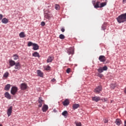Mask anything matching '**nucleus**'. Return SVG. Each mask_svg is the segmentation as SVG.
I'll return each instance as SVG.
<instances>
[{"mask_svg": "<svg viewBox=\"0 0 126 126\" xmlns=\"http://www.w3.org/2000/svg\"><path fill=\"white\" fill-rule=\"evenodd\" d=\"M21 65L20 63L19 62L16 63L15 64V69H17V70H19L20 69Z\"/></svg>", "mask_w": 126, "mask_h": 126, "instance_id": "4468645a", "label": "nucleus"}, {"mask_svg": "<svg viewBox=\"0 0 126 126\" xmlns=\"http://www.w3.org/2000/svg\"><path fill=\"white\" fill-rule=\"evenodd\" d=\"M73 110H76L77 108H79V104H74L72 106Z\"/></svg>", "mask_w": 126, "mask_h": 126, "instance_id": "b1692460", "label": "nucleus"}, {"mask_svg": "<svg viewBox=\"0 0 126 126\" xmlns=\"http://www.w3.org/2000/svg\"><path fill=\"white\" fill-rule=\"evenodd\" d=\"M118 23H124L126 21V13L122 14L116 18Z\"/></svg>", "mask_w": 126, "mask_h": 126, "instance_id": "f257e3e1", "label": "nucleus"}, {"mask_svg": "<svg viewBox=\"0 0 126 126\" xmlns=\"http://www.w3.org/2000/svg\"><path fill=\"white\" fill-rule=\"evenodd\" d=\"M60 39H61L62 40H63L65 38V36L63 34H61L59 35Z\"/></svg>", "mask_w": 126, "mask_h": 126, "instance_id": "c756f323", "label": "nucleus"}, {"mask_svg": "<svg viewBox=\"0 0 126 126\" xmlns=\"http://www.w3.org/2000/svg\"><path fill=\"white\" fill-rule=\"evenodd\" d=\"M62 115L65 118H67V116H68V112H67L66 110H65L62 113Z\"/></svg>", "mask_w": 126, "mask_h": 126, "instance_id": "a211bd4d", "label": "nucleus"}, {"mask_svg": "<svg viewBox=\"0 0 126 126\" xmlns=\"http://www.w3.org/2000/svg\"><path fill=\"white\" fill-rule=\"evenodd\" d=\"M97 71H98V72L99 73H102V72H103V68L102 67H100L98 69Z\"/></svg>", "mask_w": 126, "mask_h": 126, "instance_id": "cd10ccee", "label": "nucleus"}, {"mask_svg": "<svg viewBox=\"0 0 126 126\" xmlns=\"http://www.w3.org/2000/svg\"><path fill=\"white\" fill-rule=\"evenodd\" d=\"M66 72L67 73H69V72H70V68H67L66 69Z\"/></svg>", "mask_w": 126, "mask_h": 126, "instance_id": "58836bf2", "label": "nucleus"}, {"mask_svg": "<svg viewBox=\"0 0 126 126\" xmlns=\"http://www.w3.org/2000/svg\"><path fill=\"white\" fill-rule=\"evenodd\" d=\"M125 125H126V120L125 121Z\"/></svg>", "mask_w": 126, "mask_h": 126, "instance_id": "09e8293b", "label": "nucleus"}, {"mask_svg": "<svg viewBox=\"0 0 126 126\" xmlns=\"http://www.w3.org/2000/svg\"><path fill=\"white\" fill-rule=\"evenodd\" d=\"M103 70H108V67L107 66H104L102 67Z\"/></svg>", "mask_w": 126, "mask_h": 126, "instance_id": "e433bc0d", "label": "nucleus"}, {"mask_svg": "<svg viewBox=\"0 0 126 126\" xmlns=\"http://www.w3.org/2000/svg\"><path fill=\"white\" fill-rule=\"evenodd\" d=\"M66 50L68 55H73L74 53V48L73 47H70L67 49Z\"/></svg>", "mask_w": 126, "mask_h": 126, "instance_id": "7ed1b4c3", "label": "nucleus"}, {"mask_svg": "<svg viewBox=\"0 0 126 126\" xmlns=\"http://www.w3.org/2000/svg\"><path fill=\"white\" fill-rule=\"evenodd\" d=\"M123 3H126V0H123Z\"/></svg>", "mask_w": 126, "mask_h": 126, "instance_id": "a18cd8bd", "label": "nucleus"}, {"mask_svg": "<svg viewBox=\"0 0 126 126\" xmlns=\"http://www.w3.org/2000/svg\"><path fill=\"white\" fill-rule=\"evenodd\" d=\"M115 124L117 126H121L123 123L122 122V120L120 119H117L115 121Z\"/></svg>", "mask_w": 126, "mask_h": 126, "instance_id": "9b49d317", "label": "nucleus"}, {"mask_svg": "<svg viewBox=\"0 0 126 126\" xmlns=\"http://www.w3.org/2000/svg\"><path fill=\"white\" fill-rule=\"evenodd\" d=\"M99 77H102V76H103V75L100 74V75H99Z\"/></svg>", "mask_w": 126, "mask_h": 126, "instance_id": "49530a36", "label": "nucleus"}, {"mask_svg": "<svg viewBox=\"0 0 126 126\" xmlns=\"http://www.w3.org/2000/svg\"><path fill=\"white\" fill-rule=\"evenodd\" d=\"M106 29V27L104 25H103L102 26V30H105Z\"/></svg>", "mask_w": 126, "mask_h": 126, "instance_id": "ea45409f", "label": "nucleus"}, {"mask_svg": "<svg viewBox=\"0 0 126 126\" xmlns=\"http://www.w3.org/2000/svg\"><path fill=\"white\" fill-rule=\"evenodd\" d=\"M12 113V106H10L9 108L8 109L7 112V115H8V117H10V116H11Z\"/></svg>", "mask_w": 126, "mask_h": 126, "instance_id": "6e6552de", "label": "nucleus"}, {"mask_svg": "<svg viewBox=\"0 0 126 126\" xmlns=\"http://www.w3.org/2000/svg\"><path fill=\"white\" fill-rule=\"evenodd\" d=\"M45 70H50L51 69V67L49 65L46 66L45 67Z\"/></svg>", "mask_w": 126, "mask_h": 126, "instance_id": "c9c22d12", "label": "nucleus"}, {"mask_svg": "<svg viewBox=\"0 0 126 126\" xmlns=\"http://www.w3.org/2000/svg\"><path fill=\"white\" fill-rule=\"evenodd\" d=\"M18 91V88L16 87H13L11 89V94L12 95H15L16 94V92Z\"/></svg>", "mask_w": 126, "mask_h": 126, "instance_id": "f03ea898", "label": "nucleus"}, {"mask_svg": "<svg viewBox=\"0 0 126 126\" xmlns=\"http://www.w3.org/2000/svg\"><path fill=\"white\" fill-rule=\"evenodd\" d=\"M61 31L62 32H64V31H65V30H64V28H63L62 29H61Z\"/></svg>", "mask_w": 126, "mask_h": 126, "instance_id": "79ce46f5", "label": "nucleus"}, {"mask_svg": "<svg viewBox=\"0 0 126 126\" xmlns=\"http://www.w3.org/2000/svg\"><path fill=\"white\" fill-rule=\"evenodd\" d=\"M98 60L102 63H104L106 61V57L103 55H101L99 57Z\"/></svg>", "mask_w": 126, "mask_h": 126, "instance_id": "0eeeda50", "label": "nucleus"}, {"mask_svg": "<svg viewBox=\"0 0 126 126\" xmlns=\"http://www.w3.org/2000/svg\"><path fill=\"white\" fill-rule=\"evenodd\" d=\"M101 97L99 96H94L92 97L93 101H95V102H98L100 101Z\"/></svg>", "mask_w": 126, "mask_h": 126, "instance_id": "f8f14e48", "label": "nucleus"}, {"mask_svg": "<svg viewBox=\"0 0 126 126\" xmlns=\"http://www.w3.org/2000/svg\"><path fill=\"white\" fill-rule=\"evenodd\" d=\"M0 126H2V125H1V124H0Z\"/></svg>", "mask_w": 126, "mask_h": 126, "instance_id": "8fccbe9b", "label": "nucleus"}, {"mask_svg": "<svg viewBox=\"0 0 126 126\" xmlns=\"http://www.w3.org/2000/svg\"><path fill=\"white\" fill-rule=\"evenodd\" d=\"M2 17H3L2 14H0V20H1L2 19Z\"/></svg>", "mask_w": 126, "mask_h": 126, "instance_id": "a19ab883", "label": "nucleus"}, {"mask_svg": "<svg viewBox=\"0 0 126 126\" xmlns=\"http://www.w3.org/2000/svg\"><path fill=\"white\" fill-rule=\"evenodd\" d=\"M48 109H49V107H48V105L44 104L42 107V110L43 112H45L48 111Z\"/></svg>", "mask_w": 126, "mask_h": 126, "instance_id": "2eb2a0df", "label": "nucleus"}, {"mask_svg": "<svg viewBox=\"0 0 126 126\" xmlns=\"http://www.w3.org/2000/svg\"><path fill=\"white\" fill-rule=\"evenodd\" d=\"M55 8V9H56V10H59V9L60 8V5H59L58 4H56Z\"/></svg>", "mask_w": 126, "mask_h": 126, "instance_id": "c85d7f7f", "label": "nucleus"}, {"mask_svg": "<svg viewBox=\"0 0 126 126\" xmlns=\"http://www.w3.org/2000/svg\"><path fill=\"white\" fill-rule=\"evenodd\" d=\"M124 92H125V93H126V88L125 90H124Z\"/></svg>", "mask_w": 126, "mask_h": 126, "instance_id": "de8ad7c7", "label": "nucleus"}, {"mask_svg": "<svg viewBox=\"0 0 126 126\" xmlns=\"http://www.w3.org/2000/svg\"><path fill=\"white\" fill-rule=\"evenodd\" d=\"M93 3L94 5V8H99V7H100V6H99V4H100V1H97L95 4V1H93Z\"/></svg>", "mask_w": 126, "mask_h": 126, "instance_id": "1a4fd4ad", "label": "nucleus"}, {"mask_svg": "<svg viewBox=\"0 0 126 126\" xmlns=\"http://www.w3.org/2000/svg\"><path fill=\"white\" fill-rule=\"evenodd\" d=\"M34 43H33V42L30 41L28 42V47H31V46H33V45H34Z\"/></svg>", "mask_w": 126, "mask_h": 126, "instance_id": "2f4dec72", "label": "nucleus"}, {"mask_svg": "<svg viewBox=\"0 0 126 126\" xmlns=\"http://www.w3.org/2000/svg\"><path fill=\"white\" fill-rule=\"evenodd\" d=\"M19 36H20V38H25V37H26V36L25 35V34L24 33V32H22L20 33Z\"/></svg>", "mask_w": 126, "mask_h": 126, "instance_id": "a878e982", "label": "nucleus"}, {"mask_svg": "<svg viewBox=\"0 0 126 126\" xmlns=\"http://www.w3.org/2000/svg\"><path fill=\"white\" fill-rule=\"evenodd\" d=\"M13 58H14V61H16V60H18V59H19V57L18 56V55L17 54H14L13 55Z\"/></svg>", "mask_w": 126, "mask_h": 126, "instance_id": "393cba45", "label": "nucleus"}, {"mask_svg": "<svg viewBox=\"0 0 126 126\" xmlns=\"http://www.w3.org/2000/svg\"><path fill=\"white\" fill-rule=\"evenodd\" d=\"M54 61V57L53 56H49L47 60V63H52Z\"/></svg>", "mask_w": 126, "mask_h": 126, "instance_id": "ddd939ff", "label": "nucleus"}, {"mask_svg": "<svg viewBox=\"0 0 126 126\" xmlns=\"http://www.w3.org/2000/svg\"><path fill=\"white\" fill-rule=\"evenodd\" d=\"M101 91H102V86H98L94 90V92L96 94H99Z\"/></svg>", "mask_w": 126, "mask_h": 126, "instance_id": "20e7f679", "label": "nucleus"}, {"mask_svg": "<svg viewBox=\"0 0 126 126\" xmlns=\"http://www.w3.org/2000/svg\"><path fill=\"white\" fill-rule=\"evenodd\" d=\"M51 81H52V82H56V79H53L52 80H51Z\"/></svg>", "mask_w": 126, "mask_h": 126, "instance_id": "c03bdc74", "label": "nucleus"}, {"mask_svg": "<svg viewBox=\"0 0 126 126\" xmlns=\"http://www.w3.org/2000/svg\"><path fill=\"white\" fill-rule=\"evenodd\" d=\"M37 75L38 76H40V77H43V72H42L41 70H38L37 71Z\"/></svg>", "mask_w": 126, "mask_h": 126, "instance_id": "aec40b11", "label": "nucleus"}, {"mask_svg": "<svg viewBox=\"0 0 126 126\" xmlns=\"http://www.w3.org/2000/svg\"><path fill=\"white\" fill-rule=\"evenodd\" d=\"M32 47V50L33 51H37L39 50V45H38V44H37L36 43H34V44H33Z\"/></svg>", "mask_w": 126, "mask_h": 126, "instance_id": "9d476101", "label": "nucleus"}, {"mask_svg": "<svg viewBox=\"0 0 126 126\" xmlns=\"http://www.w3.org/2000/svg\"><path fill=\"white\" fill-rule=\"evenodd\" d=\"M41 26H45V25H46V24L44 23V22H42L41 23Z\"/></svg>", "mask_w": 126, "mask_h": 126, "instance_id": "4c0bfd02", "label": "nucleus"}, {"mask_svg": "<svg viewBox=\"0 0 126 126\" xmlns=\"http://www.w3.org/2000/svg\"><path fill=\"white\" fill-rule=\"evenodd\" d=\"M75 124L76 126H82V125L80 122H75Z\"/></svg>", "mask_w": 126, "mask_h": 126, "instance_id": "72a5a7b5", "label": "nucleus"}, {"mask_svg": "<svg viewBox=\"0 0 126 126\" xmlns=\"http://www.w3.org/2000/svg\"><path fill=\"white\" fill-rule=\"evenodd\" d=\"M9 65H10V66H13L14 65H15V64L16 63H15V61H14L13 60H9Z\"/></svg>", "mask_w": 126, "mask_h": 126, "instance_id": "f3484780", "label": "nucleus"}, {"mask_svg": "<svg viewBox=\"0 0 126 126\" xmlns=\"http://www.w3.org/2000/svg\"><path fill=\"white\" fill-rule=\"evenodd\" d=\"M125 126H126V125H125Z\"/></svg>", "mask_w": 126, "mask_h": 126, "instance_id": "603ef678", "label": "nucleus"}, {"mask_svg": "<svg viewBox=\"0 0 126 126\" xmlns=\"http://www.w3.org/2000/svg\"><path fill=\"white\" fill-rule=\"evenodd\" d=\"M63 106H68V105H69V101L68 100V99H65L63 102Z\"/></svg>", "mask_w": 126, "mask_h": 126, "instance_id": "6ab92c4d", "label": "nucleus"}, {"mask_svg": "<svg viewBox=\"0 0 126 126\" xmlns=\"http://www.w3.org/2000/svg\"><path fill=\"white\" fill-rule=\"evenodd\" d=\"M1 21L4 24H7V23H8V19H6V18L2 19Z\"/></svg>", "mask_w": 126, "mask_h": 126, "instance_id": "412c9836", "label": "nucleus"}, {"mask_svg": "<svg viewBox=\"0 0 126 126\" xmlns=\"http://www.w3.org/2000/svg\"><path fill=\"white\" fill-rule=\"evenodd\" d=\"M44 17L46 18V19H49L50 18V15L48 14V13H45Z\"/></svg>", "mask_w": 126, "mask_h": 126, "instance_id": "bb28decb", "label": "nucleus"}, {"mask_svg": "<svg viewBox=\"0 0 126 126\" xmlns=\"http://www.w3.org/2000/svg\"><path fill=\"white\" fill-rule=\"evenodd\" d=\"M110 87L111 89H115V88L116 87V85H115V84H111L110 85Z\"/></svg>", "mask_w": 126, "mask_h": 126, "instance_id": "f704fd0d", "label": "nucleus"}, {"mask_svg": "<svg viewBox=\"0 0 126 126\" xmlns=\"http://www.w3.org/2000/svg\"><path fill=\"white\" fill-rule=\"evenodd\" d=\"M104 101H106L105 98H104Z\"/></svg>", "mask_w": 126, "mask_h": 126, "instance_id": "3c124183", "label": "nucleus"}, {"mask_svg": "<svg viewBox=\"0 0 126 126\" xmlns=\"http://www.w3.org/2000/svg\"><path fill=\"white\" fill-rule=\"evenodd\" d=\"M32 57L40 58V55L39 54V53L37 52H35L34 53H32Z\"/></svg>", "mask_w": 126, "mask_h": 126, "instance_id": "5701e85b", "label": "nucleus"}, {"mask_svg": "<svg viewBox=\"0 0 126 126\" xmlns=\"http://www.w3.org/2000/svg\"><path fill=\"white\" fill-rule=\"evenodd\" d=\"M9 75V74L8 73V72H5L3 75V77H4L5 78H7V77H8Z\"/></svg>", "mask_w": 126, "mask_h": 126, "instance_id": "7c9ffc66", "label": "nucleus"}, {"mask_svg": "<svg viewBox=\"0 0 126 126\" xmlns=\"http://www.w3.org/2000/svg\"><path fill=\"white\" fill-rule=\"evenodd\" d=\"M108 122H109V121H108L107 120H106V119H105V120H104V123H105V124L108 123Z\"/></svg>", "mask_w": 126, "mask_h": 126, "instance_id": "37998d69", "label": "nucleus"}, {"mask_svg": "<svg viewBox=\"0 0 126 126\" xmlns=\"http://www.w3.org/2000/svg\"><path fill=\"white\" fill-rule=\"evenodd\" d=\"M21 89L22 90H26L27 89V84L26 83H22L21 84Z\"/></svg>", "mask_w": 126, "mask_h": 126, "instance_id": "423d86ee", "label": "nucleus"}, {"mask_svg": "<svg viewBox=\"0 0 126 126\" xmlns=\"http://www.w3.org/2000/svg\"><path fill=\"white\" fill-rule=\"evenodd\" d=\"M106 4H107V3L102 2L100 4V6H99V7H100V8L104 7V6H105V5H106Z\"/></svg>", "mask_w": 126, "mask_h": 126, "instance_id": "473e14b6", "label": "nucleus"}, {"mask_svg": "<svg viewBox=\"0 0 126 126\" xmlns=\"http://www.w3.org/2000/svg\"><path fill=\"white\" fill-rule=\"evenodd\" d=\"M9 89H10V84H8L5 86L4 90L6 91H8Z\"/></svg>", "mask_w": 126, "mask_h": 126, "instance_id": "4be33fe9", "label": "nucleus"}, {"mask_svg": "<svg viewBox=\"0 0 126 126\" xmlns=\"http://www.w3.org/2000/svg\"><path fill=\"white\" fill-rule=\"evenodd\" d=\"M44 100H43V98L42 97H39L38 99V103H39V105H38V107L39 108H41V107H42V105H43V104H44Z\"/></svg>", "mask_w": 126, "mask_h": 126, "instance_id": "39448f33", "label": "nucleus"}, {"mask_svg": "<svg viewBox=\"0 0 126 126\" xmlns=\"http://www.w3.org/2000/svg\"><path fill=\"white\" fill-rule=\"evenodd\" d=\"M4 96L5 98H7V99H11V96L10 95V94L8 92H6L4 94Z\"/></svg>", "mask_w": 126, "mask_h": 126, "instance_id": "dca6fc26", "label": "nucleus"}]
</instances>
